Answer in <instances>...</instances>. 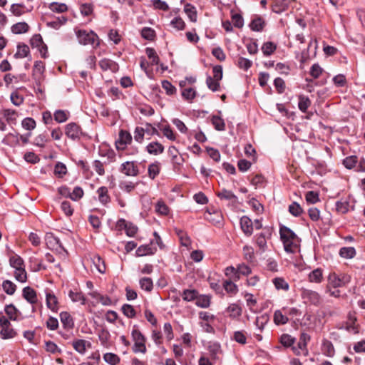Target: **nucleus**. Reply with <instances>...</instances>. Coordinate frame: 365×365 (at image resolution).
<instances>
[{
  "label": "nucleus",
  "mask_w": 365,
  "mask_h": 365,
  "mask_svg": "<svg viewBox=\"0 0 365 365\" xmlns=\"http://www.w3.org/2000/svg\"><path fill=\"white\" fill-rule=\"evenodd\" d=\"M279 234L281 240L284 245V250L287 252H294L295 251V249L297 248L296 234L292 230H290L286 226H282L280 227Z\"/></svg>",
  "instance_id": "obj_1"
},
{
  "label": "nucleus",
  "mask_w": 365,
  "mask_h": 365,
  "mask_svg": "<svg viewBox=\"0 0 365 365\" xmlns=\"http://www.w3.org/2000/svg\"><path fill=\"white\" fill-rule=\"evenodd\" d=\"M132 340L134 342L133 346V351L135 354L142 353L145 354L147 351L145 342L146 338L138 329L136 325L133 326L131 331Z\"/></svg>",
  "instance_id": "obj_2"
},
{
  "label": "nucleus",
  "mask_w": 365,
  "mask_h": 365,
  "mask_svg": "<svg viewBox=\"0 0 365 365\" xmlns=\"http://www.w3.org/2000/svg\"><path fill=\"white\" fill-rule=\"evenodd\" d=\"M76 34L79 43L82 45H91L93 48L100 45V39L93 31L88 32L86 30H78Z\"/></svg>",
  "instance_id": "obj_3"
},
{
  "label": "nucleus",
  "mask_w": 365,
  "mask_h": 365,
  "mask_svg": "<svg viewBox=\"0 0 365 365\" xmlns=\"http://www.w3.org/2000/svg\"><path fill=\"white\" fill-rule=\"evenodd\" d=\"M351 277L347 274H336L335 272H331L328 276V284L327 288L329 289L331 287H341L349 283Z\"/></svg>",
  "instance_id": "obj_4"
},
{
  "label": "nucleus",
  "mask_w": 365,
  "mask_h": 365,
  "mask_svg": "<svg viewBox=\"0 0 365 365\" xmlns=\"http://www.w3.org/2000/svg\"><path fill=\"white\" fill-rule=\"evenodd\" d=\"M272 232L269 230H267L262 232L259 234H257L254 238L255 243L259 248V253H264L268 250L267 240L270 239Z\"/></svg>",
  "instance_id": "obj_5"
},
{
  "label": "nucleus",
  "mask_w": 365,
  "mask_h": 365,
  "mask_svg": "<svg viewBox=\"0 0 365 365\" xmlns=\"http://www.w3.org/2000/svg\"><path fill=\"white\" fill-rule=\"evenodd\" d=\"M45 241L46 246L48 249L52 250L59 251V250H64L60 240L54 236L51 232H47L45 235Z\"/></svg>",
  "instance_id": "obj_6"
},
{
  "label": "nucleus",
  "mask_w": 365,
  "mask_h": 365,
  "mask_svg": "<svg viewBox=\"0 0 365 365\" xmlns=\"http://www.w3.org/2000/svg\"><path fill=\"white\" fill-rule=\"evenodd\" d=\"M120 173L127 176H137L139 173L138 168L133 161H126L121 164L120 168Z\"/></svg>",
  "instance_id": "obj_7"
},
{
  "label": "nucleus",
  "mask_w": 365,
  "mask_h": 365,
  "mask_svg": "<svg viewBox=\"0 0 365 365\" xmlns=\"http://www.w3.org/2000/svg\"><path fill=\"white\" fill-rule=\"evenodd\" d=\"M132 141L130 133L126 130H121L119 133V138L115 142L118 150H124L128 144Z\"/></svg>",
  "instance_id": "obj_8"
},
{
  "label": "nucleus",
  "mask_w": 365,
  "mask_h": 365,
  "mask_svg": "<svg viewBox=\"0 0 365 365\" xmlns=\"http://www.w3.org/2000/svg\"><path fill=\"white\" fill-rule=\"evenodd\" d=\"M81 130L79 125L75 123H71L66 127V135L72 140L80 138Z\"/></svg>",
  "instance_id": "obj_9"
},
{
  "label": "nucleus",
  "mask_w": 365,
  "mask_h": 365,
  "mask_svg": "<svg viewBox=\"0 0 365 365\" xmlns=\"http://www.w3.org/2000/svg\"><path fill=\"white\" fill-rule=\"evenodd\" d=\"M295 0H273L272 11L276 14H281L286 11L289 4Z\"/></svg>",
  "instance_id": "obj_10"
},
{
  "label": "nucleus",
  "mask_w": 365,
  "mask_h": 365,
  "mask_svg": "<svg viewBox=\"0 0 365 365\" xmlns=\"http://www.w3.org/2000/svg\"><path fill=\"white\" fill-rule=\"evenodd\" d=\"M22 296L31 304H35L38 302L36 292L29 286L23 289Z\"/></svg>",
  "instance_id": "obj_11"
},
{
  "label": "nucleus",
  "mask_w": 365,
  "mask_h": 365,
  "mask_svg": "<svg viewBox=\"0 0 365 365\" xmlns=\"http://www.w3.org/2000/svg\"><path fill=\"white\" fill-rule=\"evenodd\" d=\"M45 70L43 62L37 61L35 62L33 68V77L37 83H40L43 80V73Z\"/></svg>",
  "instance_id": "obj_12"
},
{
  "label": "nucleus",
  "mask_w": 365,
  "mask_h": 365,
  "mask_svg": "<svg viewBox=\"0 0 365 365\" xmlns=\"http://www.w3.org/2000/svg\"><path fill=\"white\" fill-rule=\"evenodd\" d=\"M302 297L311 304L318 305L321 302L320 295L315 291L310 289H304L302 292Z\"/></svg>",
  "instance_id": "obj_13"
},
{
  "label": "nucleus",
  "mask_w": 365,
  "mask_h": 365,
  "mask_svg": "<svg viewBox=\"0 0 365 365\" xmlns=\"http://www.w3.org/2000/svg\"><path fill=\"white\" fill-rule=\"evenodd\" d=\"M240 227L242 232L247 236H251L253 232V223L247 216H242L240 218Z\"/></svg>",
  "instance_id": "obj_14"
},
{
  "label": "nucleus",
  "mask_w": 365,
  "mask_h": 365,
  "mask_svg": "<svg viewBox=\"0 0 365 365\" xmlns=\"http://www.w3.org/2000/svg\"><path fill=\"white\" fill-rule=\"evenodd\" d=\"M157 251V248L153 245V242L150 244L140 245L136 250V255L138 257H143L148 255H153Z\"/></svg>",
  "instance_id": "obj_15"
},
{
  "label": "nucleus",
  "mask_w": 365,
  "mask_h": 365,
  "mask_svg": "<svg viewBox=\"0 0 365 365\" xmlns=\"http://www.w3.org/2000/svg\"><path fill=\"white\" fill-rule=\"evenodd\" d=\"M73 349L79 354H84L87 348H91V344L84 339H76L72 343Z\"/></svg>",
  "instance_id": "obj_16"
},
{
  "label": "nucleus",
  "mask_w": 365,
  "mask_h": 365,
  "mask_svg": "<svg viewBox=\"0 0 365 365\" xmlns=\"http://www.w3.org/2000/svg\"><path fill=\"white\" fill-rule=\"evenodd\" d=\"M226 312L228 313L229 317L232 319H236L240 317L242 314V307L236 304H230L226 309Z\"/></svg>",
  "instance_id": "obj_17"
},
{
  "label": "nucleus",
  "mask_w": 365,
  "mask_h": 365,
  "mask_svg": "<svg viewBox=\"0 0 365 365\" xmlns=\"http://www.w3.org/2000/svg\"><path fill=\"white\" fill-rule=\"evenodd\" d=\"M60 319L65 329H71L74 327V322L68 312H62L60 313Z\"/></svg>",
  "instance_id": "obj_18"
},
{
  "label": "nucleus",
  "mask_w": 365,
  "mask_h": 365,
  "mask_svg": "<svg viewBox=\"0 0 365 365\" xmlns=\"http://www.w3.org/2000/svg\"><path fill=\"white\" fill-rule=\"evenodd\" d=\"M146 150L149 154L157 155L163 153L164 146L157 141L151 142L146 146Z\"/></svg>",
  "instance_id": "obj_19"
},
{
  "label": "nucleus",
  "mask_w": 365,
  "mask_h": 365,
  "mask_svg": "<svg viewBox=\"0 0 365 365\" xmlns=\"http://www.w3.org/2000/svg\"><path fill=\"white\" fill-rule=\"evenodd\" d=\"M322 354L328 357H333L335 354V349L333 344L327 340L324 339L322 344Z\"/></svg>",
  "instance_id": "obj_20"
},
{
  "label": "nucleus",
  "mask_w": 365,
  "mask_h": 365,
  "mask_svg": "<svg viewBox=\"0 0 365 365\" xmlns=\"http://www.w3.org/2000/svg\"><path fill=\"white\" fill-rule=\"evenodd\" d=\"M46 305L48 309L54 312L58 311V300L56 297L52 293H46Z\"/></svg>",
  "instance_id": "obj_21"
},
{
  "label": "nucleus",
  "mask_w": 365,
  "mask_h": 365,
  "mask_svg": "<svg viewBox=\"0 0 365 365\" xmlns=\"http://www.w3.org/2000/svg\"><path fill=\"white\" fill-rule=\"evenodd\" d=\"M118 225L119 226H124L126 235L129 237H133L137 232V227L131 223H127L126 221L123 219L118 220Z\"/></svg>",
  "instance_id": "obj_22"
},
{
  "label": "nucleus",
  "mask_w": 365,
  "mask_h": 365,
  "mask_svg": "<svg viewBox=\"0 0 365 365\" xmlns=\"http://www.w3.org/2000/svg\"><path fill=\"white\" fill-rule=\"evenodd\" d=\"M269 321V317L267 314H261L260 316L257 317L255 319V325L257 327V330L259 332H262L264 327L267 324Z\"/></svg>",
  "instance_id": "obj_23"
},
{
  "label": "nucleus",
  "mask_w": 365,
  "mask_h": 365,
  "mask_svg": "<svg viewBox=\"0 0 365 365\" xmlns=\"http://www.w3.org/2000/svg\"><path fill=\"white\" fill-rule=\"evenodd\" d=\"M184 11L187 17L192 22L197 21V10L196 8L191 4L187 3L184 6Z\"/></svg>",
  "instance_id": "obj_24"
},
{
  "label": "nucleus",
  "mask_w": 365,
  "mask_h": 365,
  "mask_svg": "<svg viewBox=\"0 0 365 365\" xmlns=\"http://www.w3.org/2000/svg\"><path fill=\"white\" fill-rule=\"evenodd\" d=\"M323 279L322 269L317 268L311 272L309 274V281L310 282L320 283Z\"/></svg>",
  "instance_id": "obj_25"
},
{
  "label": "nucleus",
  "mask_w": 365,
  "mask_h": 365,
  "mask_svg": "<svg viewBox=\"0 0 365 365\" xmlns=\"http://www.w3.org/2000/svg\"><path fill=\"white\" fill-rule=\"evenodd\" d=\"M198 292L195 289H185L181 296L185 302H192L197 298Z\"/></svg>",
  "instance_id": "obj_26"
},
{
  "label": "nucleus",
  "mask_w": 365,
  "mask_h": 365,
  "mask_svg": "<svg viewBox=\"0 0 365 365\" xmlns=\"http://www.w3.org/2000/svg\"><path fill=\"white\" fill-rule=\"evenodd\" d=\"M217 195L220 199L230 200L233 203L237 201V197L232 192L225 189L222 190Z\"/></svg>",
  "instance_id": "obj_27"
},
{
  "label": "nucleus",
  "mask_w": 365,
  "mask_h": 365,
  "mask_svg": "<svg viewBox=\"0 0 365 365\" xmlns=\"http://www.w3.org/2000/svg\"><path fill=\"white\" fill-rule=\"evenodd\" d=\"M264 25L265 22L263 19L261 17H257L251 21L250 26L252 31H261L263 30Z\"/></svg>",
  "instance_id": "obj_28"
},
{
  "label": "nucleus",
  "mask_w": 365,
  "mask_h": 365,
  "mask_svg": "<svg viewBox=\"0 0 365 365\" xmlns=\"http://www.w3.org/2000/svg\"><path fill=\"white\" fill-rule=\"evenodd\" d=\"M2 289L8 295H13L16 290V285L11 280L6 279L2 282Z\"/></svg>",
  "instance_id": "obj_29"
},
{
  "label": "nucleus",
  "mask_w": 365,
  "mask_h": 365,
  "mask_svg": "<svg viewBox=\"0 0 365 365\" xmlns=\"http://www.w3.org/2000/svg\"><path fill=\"white\" fill-rule=\"evenodd\" d=\"M29 26L26 22H19L11 27V31L16 34H21L29 31Z\"/></svg>",
  "instance_id": "obj_30"
},
{
  "label": "nucleus",
  "mask_w": 365,
  "mask_h": 365,
  "mask_svg": "<svg viewBox=\"0 0 365 365\" xmlns=\"http://www.w3.org/2000/svg\"><path fill=\"white\" fill-rule=\"evenodd\" d=\"M222 286L225 291L232 295L236 294L238 292L237 286L230 279L224 281Z\"/></svg>",
  "instance_id": "obj_31"
},
{
  "label": "nucleus",
  "mask_w": 365,
  "mask_h": 365,
  "mask_svg": "<svg viewBox=\"0 0 365 365\" xmlns=\"http://www.w3.org/2000/svg\"><path fill=\"white\" fill-rule=\"evenodd\" d=\"M92 262L96 269L100 273H104L106 272L105 262L99 255H94L92 258Z\"/></svg>",
  "instance_id": "obj_32"
},
{
  "label": "nucleus",
  "mask_w": 365,
  "mask_h": 365,
  "mask_svg": "<svg viewBox=\"0 0 365 365\" xmlns=\"http://www.w3.org/2000/svg\"><path fill=\"white\" fill-rule=\"evenodd\" d=\"M4 311L11 320H17V314L19 312L13 304L6 305Z\"/></svg>",
  "instance_id": "obj_33"
},
{
  "label": "nucleus",
  "mask_w": 365,
  "mask_h": 365,
  "mask_svg": "<svg viewBox=\"0 0 365 365\" xmlns=\"http://www.w3.org/2000/svg\"><path fill=\"white\" fill-rule=\"evenodd\" d=\"M139 284L142 289L146 292H151L153 288V282L150 277H143L139 280Z\"/></svg>",
  "instance_id": "obj_34"
},
{
  "label": "nucleus",
  "mask_w": 365,
  "mask_h": 365,
  "mask_svg": "<svg viewBox=\"0 0 365 365\" xmlns=\"http://www.w3.org/2000/svg\"><path fill=\"white\" fill-rule=\"evenodd\" d=\"M310 105L311 101L307 96L302 95L299 96L298 107L302 112L306 113Z\"/></svg>",
  "instance_id": "obj_35"
},
{
  "label": "nucleus",
  "mask_w": 365,
  "mask_h": 365,
  "mask_svg": "<svg viewBox=\"0 0 365 365\" xmlns=\"http://www.w3.org/2000/svg\"><path fill=\"white\" fill-rule=\"evenodd\" d=\"M103 359L110 365H117L120 361V357L117 354L111 352L106 353L103 355Z\"/></svg>",
  "instance_id": "obj_36"
},
{
  "label": "nucleus",
  "mask_w": 365,
  "mask_h": 365,
  "mask_svg": "<svg viewBox=\"0 0 365 365\" xmlns=\"http://www.w3.org/2000/svg\"><path fill=\"white\" fill-rule=\"evenodd\" d=\"M16 335V331L11 328V326L4 327L0 331V336L3 339H12L15 337Z\"/></svg>",
  "instance_id": "obj_37"
},
{
  "label": "nucleus",
  "mask_w": 365,
  "mask_h": 365,
  "mask_svg": "<svg viewBox=\"0 0 365 365\" xmlns=\"http://www.w3.org/2000/svg\"><path fill=\"white\" fill-rule=\"evenodd\" d=\"M9 264L15 269L24 267V259L17 255H13L9 258Z\"/></svg>",
  "instance_id": "obj_38"
},
{
  "label": "nucleus",
  "mask_w": 365,
  "mask_h": 365,
  "mask_svg": "<svg viewBox=\"0 0 365 365\" xmlns=\"http://www.w3.org/2000/svg\"><path fill=\"white\" fill-rule=\"evenodd\" d=\"M97 192L98 194L99 201L106 205L110 200V197L108 195V188L106 187H101L98 189Z\"/></svg>",
  "instance_id": "obj_39"
},
{
  "label": "nucleus",
  "mask_w": 365,
  "mask_h": 365,
  "mask_svg": "<svg viewBox=\"0 0 365 365\" xmlns=\"http://www.w3.org/2000/svg\"><path fill=\"white\" fill-rule=\"evenodd\" d=\"M14 277L16 280L21 283H24L27 281V273L24 267L15 269Z\"/></svg>",
  "instance_id": "obj_40"
},
{
  "label": "nucleus",
  "mask_w": 365,
  "mask_h": 365,
  "mask_svg": "<svg viewBox=\"0 0 365 365\" xmlns=\"http://www.w3.org/2000/svg\"><path fill=\"white\" fill-rule=\"evenodd\" d=\"M277 48V46L275 43L271 41H267L264 43L262 46V51L264 56H270L272 54Z\"/></svg>",
  "instance_id": "obj_41"
},
{
  "label": "nucleus",
  "mask_w": 365,
  "mask_h": 365,
  "mask_svg": "<svg viewBox=\"0 0 365 365\" xmlns=\"http://www.w3.org/2000/svg\"><path fill=\"white\" fill-rule=\"evenodd\" d=\"M160 164L158 162H155L148 166V176L151 179H154L160 173Z\"/></svg>",
  "instance_id": "obj_42"
},
{
  "label": "nucleus",
  "mask_w": 365,
  "mask_h": 365,
  "mask_svg": "<svg viewBox=\"0 0 365 365\" xmlns=\"http://www.w3.org/2000/svg\"><path fill=\"white\" fill-rule=\"evenodd\" d=\"M339 255L341 257L351 259L356 255V250L352 247H342L339 250Z\"/></svg>",
  "instance_id": "obj_43"
},
{
  "label": "nucleus",
  "mask_w": 365,
  "mask_h": 365,
  "mask_svg": "<svg viewBox=\"0 0 365 365\" xmlns=\"http://www.w3.org/2000/svg\"><path fill=\"white\" fill-rule=\"evenodd\" d=\"M99 66L101 68V69L103 71H107V70L113 71L115 68L116 64L113 61H112L110 59L103 58L100 61Z\"/></svg>",
  "instance_id": "obj_44"
},
{
  "label": "nucleus",
  "mask_w": 365,
  "mask_h": 365,
  "mask_svg": "<svg viewBox=\"0 0 365 365\" xmlns=\"http://www.w3.org/2000/svg\"><path fill=\"white\" fill-rule=\"evenodd\" d=\"M288 317L284 315L280 310L275 311L274 314V322L276 324H285L288 322Z\"/></svg>",
  "instance_id": "obj_45"
},
{
  "label": "nucleus",
  "mask_w": 365,
  "mask_h": 365,
  "mask_svg": "<svg viewBox=\"0 0 365 365\" xmlns=\"http://www.w3.org/2000/svg\"><path fill=\"white\" fill-rule=\"evenodd\" d=\"M212 123L217 130L222 131L225 129V123L224 120L219 116L214 115L212 118Z\"/></svg>",
  "instance_id": "obj_46"
},
{
  "label": "nucleus",
  "mask_w": 365,
  "mask_h": 365,
  "mask_svg": "<svg viewBox=\"0 0 365 365\" xmlns=\"http://www.w3.org/2000/svg\"><path fill=\"white\" fill-rule=\"evenodd\" d=\"M232 339L240 344H245L247 343V338L244 331H235Z\"/></svg>",
  "instance_id": "obj_47"
},
{
  "label": "nucleus",
  "mask_w": 365,
  "mask_h": 365,
  "mask_svg": "<svg viewBox=\"0 0 365 365\" xmlns=\"http://www.w3.org/2000/svg\"><path fill=\"white\" fill-rule=\"evenodd\" d=\"M155 212L162 215H167L169 208L163 200H159L155 205Z\"/></svg>",
  "instance_id": "obj_48"
},
{
  "label": "nucleus",
  "mask_w": 365,
  "mask_h": 365,
  "mask_svg": "<svg viewBox=\"0 0 365 365\" xmlns=\"http://www.w3.org/2000/svg\"><path fill=\"white\" fill-rule=\"evenodd\" d=\"M67 173V168L65 164L58 162L56 164L54 168V174L58 178H62Z\"/></svg>",
  "instance_id": "obj_49"
},
{
  "label": "nucleus",
  "mask_w": 365,
  "mask_h": 365,
  "mask_svg": "<svg viewBox=\"0 0 365 365\" xmlns=\"http://www.w3.org/2000/svg\"><path fill=\"white\" fill-rule=\"evenodd\" d=\"M273 284H274L276 289H283L285 291L289 289V284L283 278H274L273 279Z\"/></svg>",
  "instance_id": "obj_50"
},
{
  "label": "nucleus",
  "mask_w": 365,
  "mask_h": 365,
  "mask_svg": "<svg viewBox=\"0 0 365 365\" xmlns=\"http://www.w3.org/2000/svg\"><path fill=\"white\" fill-rule=\"evenodd\" d=\"M281 344L285 347H289L295 342V338L287 334H284L280 337Z\"/></svg>",
  "instance_id": "obj_51"
},
{
  "label": "nucleus",
  "mask_w": 365,
  "mask_h": 365,
  "mask_svg": "<svg viewBox=\"0 0 365 365\" xmlns=\"http://www.w3.org/2000/svg\"><path fill=\"white\" fill-rule=\"evenodd\" d=\"M121 310L124 315L128 318H134L136 312L133 307L130 304H125L122 306Z\"/></svg>",
  "instance_id": "obj_52"
},
{
  "label": "nucleus",
  "mask_w": 365,
  "mask_h": 365,
  "mask_svg": "<svg viewBox=\"0 0 365 365\" xmlns=\"http://www.w3.org/2000/svg\"><path fill=\"white\" fill-rule=\"evenodd\" d=\"M145 53L148 57L151 60L153 64L158 65L159 63L160 59L154 48H147Z\"/></svg>",
  "instance_id": "obj_53"
},
{
  "label": "nucleus",
  "mask_w": 365,
  "mask_h": 365,
  "mask_svg": "<svg viewBox=\"0 0 365 365\" xmlns=\"http://www.w3.org/2000/svg\"><path fill=\"white\" fill-rule=\"evenodd\" d=\"M195 300V304L199 307L207 308L210 304V299L205 295L200 297L197 296V298Z\"/></svg>",
  "instance_id": "obj_54"
},
{
  "label": "nucleus",
  "mask_w": 365,
  "mask_h": 365,
  "mask_svg": "<svg viewBox=\"0 0 365 365\" xmlns=\"http://www.w3.org/2000/svg\"><path fill=\"white\" fill-rule=\"evenodd\" d=\"M69 297L74 302H81V304H84L86 302V299L81 292L70 291Z\"/></svg>",
  "instance_id": "obj_55"
},
{
  "label": "nucleus",
  "mask_w": 365,
  "mask_h": 365,
  "mask_svg": "<svg viewBox=\"0 0 365 365\" xmlns=\"http://www.w3.org/2000/svg\"><path fill=\"white\" fill-rule=\"evenodd\" d=\"M311 337L308 334L304 332L302 333L298 343L299 349L302 350H306L307 344L308 341H309Z\"/></svg>",
  "instance_id": "obj_56"
},
{
  "label": "nucleus",
  "mask_w": 365,
  "mask_h": 365,
  "mask_svg": "<svg viewBox=\"0 0 365 365\" xmlns=\"http://www.w3.org/2000/svg\"><path fill=\"white\" fill-rule=\"evenodd\" d=\"M83 189L79 186H76L74 187L73 192H71L70 198L72 200L78 201L83 197Z\"/></svg>",
  "instance_id": "obj_57"
},
{
  "label": "nucleus",
  "mask_w": 365,
  "mask_h": 365,
  "mask_svg": "<svg viewBox=\"0 0 365 365\" xmlns=\"http://www.w3.org/2000/svg\"><path fill=\"white\" fill-rule=\"evenodd\" d=\"M68 113L62 110H58L54 113V119L58 123H63L68 119Z\"/></svg>",
  "instance_id": "obj_58"
},
{
  "label": "nucleus",
  "mask_w": 365,
  "mask_h": 365,
  "mask_svg": "<svg viewBox=\"0 0 365 365\" xmlns=\"http://www.w3.org/2000/svg\"><path fill=\"white\" fill-rule=\"evenodd\" d=\"M3 115L6 118L8 123H15L16 119V113L15 110L5 109L3 110Z\"/></svg>",
  "instance_id": "obj_59"
},
{
  "label": "nucleus",
  "mask_w": 365,
  "mask_h": 365,
  "mask_svg": "<svg viewBox=\"0 0 365 365\" xmlns=\"http://www.w3.org/2000/svg\"><path fill=\"white\" fill-rule=\"evenodd\" d=\"M289 212L294 216L298 217L302 213V208L300 207V205L296 202H294L289 206Z\"/></svg>",
  "instance_id": "obj_60"
},
{
  "label": "nucleus",
  "mask_w": 365,
  "mask_h": 365,
  "mask_svg": "<svg viewBox=\"0 0 365 365\" xmlns=\"http://www.w3.org/2000/svg\"><path fill=\"white\" fill-rule=\"evenodd\" d=\"M243 254L245 259L248 262H252L254 259V249L251 246L245 245L243 247Z\"/></svg>",
  "instance_id": "obj_61"
},
{
  "label": "nucleus",
  "mask_w": 365,
  "mask_h": 365,
  "mask_svg": "<svg viewBox=\"0 0 365 365\" xmlns=\"http://www.w3.org/2000/svg\"><path fill=\"white\" fill-rule=\"evenodd\" d=\"M219 81H217L216 79L212 78L211 76H207L206 78L207 86L212 91H216L218 90L220 87Z\"/></svg>",
  "instance_id": "obj_62"
},
{
  "label": "nucleus",
  "mask_w": 365,
  "mask_h": 365,
  "mask_svg": "<svg viewBox=\"0 0 365 365\" xmlns=\"http://www.w3.org/2000/svg\"><path fill=\"white\" fill-rule=\"evenodd\" d=\"M29 53V48L27 45H19L18 51L16 53L15 56L19 58H25L28 56Z\"/></svg>",
  "instance_id": "obj_63"
},
{
  "label": "nucleus",
  "mask_w": 365,
  "mask_h": 365,
  "mask_svg": "<svg viewBox=\"0 0 365 365\" xmlns=\"http://www.w3.org/2000/svg\"><path fill=\"white\" fill-rule=\"evenodd\" d=\"M142 37L147 40H153L155 37V31L149 27H145L141 31Z\"/></svg>",
  "instance_id": "obj_64"
}]
</instances>
